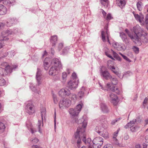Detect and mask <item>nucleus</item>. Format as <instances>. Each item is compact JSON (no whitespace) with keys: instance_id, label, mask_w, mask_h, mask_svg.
Listing matches in <instances>:
<instances>
[{"instance_id":"nucleus-7","label":"nucleus","mask_w":148,"mask_h":148,"mask_svg":"<svg viewBox=\"0 0 148 148\" xmlns=\"http://www.w3.org/2000/svg\"><path fill=\"white\" fill-rule=\"evenodd\" d=\"M100 72L101 76L106 80H108L112 78V75L108 72L107 69L103 70L101 68L100 69Z\"/></svg>"},{"instance_id":"nucleus-45","label":"nucleus","mask_w":148,"mask_h":148,"mask_svg":"<svg viewBox=\"0 0 148 148\" xmlns=\"http://www.w3.org/2000/svg\"><path fill=\"white\" fill-rule=\"evenodd\" d=\"M132 49L137 54L139 53V49L138 47L136 46H134Z\"/></svg>"},{"instance_id":"nucleus-23","label":"nucleus","mask_w":148,"mask_h":148,"mask_svg":"<svg viewBox=\"0 0 148 148\" xmlns=\"http://www.w3.org/2000/svg\"><path fill=\"white\" fill-rule=\"evenodd\" d=\"M100 126V128H99V129L100 135H101L103 137L105 138H107L108 137V133L107 132H106L105 134H103L104 133L103 131L104 129V128L101 126Z\"/></svg>"},{"instance_id":"nucleus-54","label":"nucleus","mask_w":148,"mask_h":148,"mask_svg":"<svg viewBox=\"0 0 148 148\" xmlns=\"http://www.w3.org/2000/svg\"><path fill=\"white\" fill-rule=\"evenodd\" d=\"M134 17L136 19L139 21L140 17V16L138 14H134Z\"/></svg>"},{"instance_id":"nucleus-62","label":"nucleus","mask_w":148,"mask_h":148,"mask_svg":"<svg viewBox=\"0 0 148 148\" xmlns=\"http://www.w3.org/2000/svg\"><path fill=\"white\" fill-rule=\"evenodd\" d=\"M32 148H42L40 146H38L37 145H33L32 147Z\"/></svg>"},{"instance_id":"nucleus-46","label":"nucleus","mask_w":148,"mask_h":148,"mask_svg":"<svg viewBox=\"0 0 148 148\" xmlns=\"http://www.w3.org/2000/svg\"><path fill=\"white\" fill-rule=\"evenodd\" d=\"M101 36L102 39L103 41L104 42H106V40L105 38V32L103 31H102L101 32Z\"/></svg>"},{"instance_id":"nucleus-22","label":"nucleus","mask_w":148,"mask_h":148,"mask_svg":"<svg viewBox=\"0 0 148 148\" xmlns=\"http://www.w3.org/2000/svg\"><path fill=\"white\" fill-rule=\"evenodd\" d=\"M13 32L12 30L10 29L6 30L3 31L1 33V36L3 38H5L9 35L12 34Z\"/></svg>"},{"instance_id":"nucleus-25","label":"nucleus","mask_w":148,"mask_h":148,"mask_svg":"<svg viewBox=\"0 0 148 148\" xmlns=\"http://www.w3.org/2000/svg\"><path fill=\"white\" fill-rule=\"evenodd\" d=\"M58 37L56 35H54L51 37L50 39V42L53 46H55L57 43Z\"/></svg>"},{"instance_id":"nucleus-13","label":"nucleus","mask_w":148,"mask_h":148,"mask_svg":"<svg viewBox=\"0 0 148 148\" xmlns=\"http://www.w3.org/2000/svg\"><path fill=\"white\" fill-rule=\"evenodd\" d=\"M17 22V20L15 18H10L7 19L5 24L7 27H10Z\"/></svg>"},{"instance_id":"nucleus-15","label":"nucleus","mask_w":148,"mask_h":148,"mask_svg":"<svg viewBox=\"0 0 148 148\" xmlns=\"http://www.w3.org/2000/svg\"><path fill=\"white\" fill-rule=\"evenodd\" d=\"M110 99L111 102L114 105L116 106L118 103L117 99L118 97L114 93H111L110 95Z\"/></svg>"},{"instance_id":"nucleus-24","label":"nucleus","mask_w":148,"mask_h":148,"mask_svg":"<svg viewBox=\"0 0 148 148\" xmlns=\"http://www.w3.org/2000/svg\"><path fill=\"white\" fill-rule=\"evenodd\" d=\"M6 8L2 4H0V15L5 14L7 12Z\"/></svg>"},{"instance_id":"nucleus-63","label":"nucleus","mask_w":148,"mask_h":148,"mask_svg":"<svg viewBox=\"0 0 148 148\" xmlns=\"http://www.w3.org/2000/svg\"><path fill=\"white\" fill-rule=\"evenodd\" d=\"M145 23L147 25H148V16H146L145 17Z\"/></svg>"},{"instance_id":"nucleus-5","label":"nucleus","mask_w":148,"mask_h":148,"mask_svg":"<svg viewBox=\"0 0 148 148\" xmlns=\"http://www.w3.org/2000/svg\"><path fill=\"white\" fill-rule=\"evenodd\" d=\"M82 105L83 104H79L75 108L70 109L69 110L70 114L72 116H77L81 111Z\"/></svg>"},{"instance_id":"nucleus-57","label":"nucleus","mask_w":148,"mask_h":148,"mask_svg":"<svg viewBox=\"0 0 148 148\" xmlns=\"http://www.w3.org/2000/svg\"><path fill=\"white\" fill-rule=\"evenodd\" d=\"M144 19V17L142 15H141L140 16V20H139V22L140 23H142L143 21V19Z\"/></svg>"},{"instance_id":"nucleus-6","label":"nucleus","mask_w":148,"mask_h":148,"mask_svg":"<svg viewBox=\"0 0 148 148\" xmlns=\"http://www.w3.org/2000/svg\"><path fill=\"white\" fill-rule=\"evenodd\" d=\"M25 110L26 112L29 115H32L35 112L34 106L32 102L29 101L27 104Z\"/></svg>"},{"instance_id":"nucleus-11","label":"nucleus","mask_w":148,"mask_h":148,"mask_svg":"<svg viewBox=\"0 0 148 148\" xmlns=\"http://www.w3.org/2000/svg\"><path fill=\"white\" fill-rule=\"evenodd\" d=\"M78 80H70L68 82L67 87L71 90L76 88L78 84Z\"/></svg>"},{"instance_id":"nucleus-48","label":"nucleus","mask_w":148,"mask_h":148,"mask_svg":"<svg viewBox=\"0 0 148 148\" xmlns=\"http://www.w3.org/2000/svg\"><path fill=\"white\" fill-rule=\"evenodd\" d=\"M84 92L82 91L79 92L78 94V95L80 98H82L84 96Z\"/></svg>"},{"instance_id":"nucleus-55","label":"nucleus","mask_w":148,"mask_h":148,"mask_svg":"<svg viewBox=\"0 0 148 148\" xmlns=\"http://www.w3.org/2000/svg\"><path fill=\"white\" fill-rule=\"evenodd\" d=\"M103 148H113L112 145L111 144H107L105 145Z\"/></svg>"},{"instance_id":"nucleus-60","label":"nucleus","mask_w":148,"mask_h":148,"mask_svg":"<svg viewBox=\"0 0 148 148\" xmlns=\"http://www.w3.org/2000/svg\"><path fill=\"white\" fill-rule=\"evenodd\" d=\"M123 58L126 61H127L129 62H131V60H130L127 56H123Z\"/></svg>"},{"instance_id":"nucleus-61","label":"nucleus","mask_w":148,"mask_h":148,"mask_svg":"<svg viewBox=\"0 0 148 148\" xmlns=\"http://www.w3.org/2000/svg\"><path fill=\"white\" fill-rule=\"evenodd\" d=\"M100 128V126H97L95 129V131L97 132L98 134H100V133L99 132V128Z\"/></svg>"},{"instance_id":"nucleus-18","label":"nucleus","mask_w":148,"mask_h":148,"mask_svg":"<svg viewBox=\"0 0 148 148\" xmlns=\"http://www.w3.org/2000/svg\"><path fill=\"white\" fill-rule=\"evenodd\" d=\"M140 121L138 120L137 119H134L132 121H130V122L127 123L126 125L124 126V127L126 129H127L130 127L133 126L136 123L138 122H139Z\"/></svg>"},{"instance_id":"nucleus-40","label":"nucleus","mask_w":148,"mask_h":148,"mask_svg":"<svg viewBox=\"0 0 148 148\" xmlns=\"http://www.w3.org/2000/svg\"><path fill=\"white\" fill-rule=\"evenodd\" d=\"M6 83L5 80L2 77H0V86L4 85Z\"/></svg>"},{"instance_id":"nucleus-8","label":"nucleus","mask_w":148,"mask_h":148,"mask_svg":"<svg viewBox=\"0 0 148 148\" xmlns=\"http://www.w3.org/2000/svg\"><path fill=\"white\" fill-rule=\"evenodd\" d=\"M79 129H77V131L75 133L74 138L75 142H76L78 147L79 148L80 147V144L81 143V137L79 134L80 131Z\"/></svg>"},{"instance_id":"nucleus-44","label":"nucleus","mask_w":148,"mask_h":148,"mask_svg":"<svg viewBox=\"0 0 148 148\" xmlns=\"http://www.w3.org/2000/svg\"><path fill=\"white\" fill-rule=\"evenodd\" d=\"M70 95V96H71V99L74 102L77 99L76 95L75 94H72Z\"/></svg>"},{"instance_id":"nucleus-10","label":"nucleus","mask_w":148,"mask_h":148,"mask_svg":"<svg viewBox=\"0 0 148 148\" xmlns=\"http://www.w3.org/2000/svg\"><path fill=\"white\" fill-rule=\"evenodd\" d=\"M46 112L45 110V109H43L41 110V114L42 118V120H39L38 121V129H39V132L41 133L40 129L42 124V126L43 125V118L45 119V117H46Z\"/></svg>"},{"instance_id":"nucleus-32","label":"nucleus","mask_w":148,"mask_h":148,"mask_svg":"<svg viewBox=\"0 0 148 148\" xmlns=\"http://www.w3.org/2000/svg\"><path fill=\"white\" fill-rule=\"evenodd\" d=\"M101 3L105 8L108 7V0H100Z\"/></svg>"},{"instance_id":"nucleus-26","label":"nucleus","mask_w":148,"mask_h":148,"mask_svg":"<svg viewBox=\"0 0 148 148\" xmlns=\"http://www.w3.org/2000/svg\"><path fill=\"white\" fill-rule=\"evenodd\" d=\"M100 106L101 109L103 112L108 113L109 112V110L105 104L102 103L101 104Z\"/></svg>"},{"instance_id":"nucleus-53","label":"nucleus","mask_w":148,"mask_h":148,"mask_svg":"<svg viewBox=\"0 0 148 148\" xmlns=\"http://www.w3.org/2000/svg\"><path fill=\"white\" fill-rule=\"evenodd\" d=\"M72 77L73 78V80H77V77L76 74L75 73H72Z\"/></svg>"},{"instance_id":"nucleus-50","label":"nucleus","mask_w":148,"mask_h":148,"mask_svg":"<svg viewBox=\"0 0 148 148\" xmlns=\"http://www.w3.org/2000/svg\"><path fill=\"white\" fill-rule=\"evenodd\" d=\"M148 100V98L147 97H145L144 100L143 102V105L144 106V108L145 107V105L147 103Z\"/></svg>"},{"instance_id":"nucleus-21","label":"nucleus","mask_w":148,"mask_h":148,"mask_svg":"<svg viewBox=\"0 0 148 148\" xmlns=\"http://www.w3.org/2000/svg\"><path fill=\"white\" fill-rule=\"evenodd\" d=\"M58 69L55 67L54 66H52L50 69L49 71V75L53 76H55L56 74L57 71H58Z\"/></svg>"},{"instance_id":"nucleus-43","label":"nucleus","mask_w":148,"mask_h":148,"mask_svg":"<svg viewBox=\"0 0 148 148\" xmlns=\"http://www.w3.org/2000/svg\"><path fill=\"white\" fill-rule=\"evenodd\" d=\"M26 126L27 127L29 128H30V131L32 134H33L35 132H36L35 130H34L32 128L31 126V125L30 124V125H29L27 123H26Z\"/></svg>"},{"instance_id":"nucleus-64","label":"nucleus","mask_w":148,"mask_h":148,"mask_svg":"<svg viewBox=\"0 0 148 148\" xmlns=\"http://www.w3.org/2000/svg\"><path fill=\"white\" fill-rule=\"evenodd\" d=\"M115 58H116L119 61H121V58L118 55H117Z\"/></svg>"},{"instance_id":"nucleus-39","label":"nucleus","mask_w":148,"mask_h":148,"mask_svg":"<svg viewBox=\"0 0 148 148\" xmlns=\"http://www.w3.org/2000/svg\"><path fill=\"white\" fill-rule=\"evenodd\" d=\"M125 0H116L117 3L119 4V6L120 5L124 6L125 5L124 1Z\"/></svg>"},{"instance_id":"nucleus-38","label":"nucleus","mask_w":148,"mask_h":148,"mask_svg":"<svg viewBox=\"0 0 148 148\" xmlns=\"http://www.w3.org/2000/svg\"><path fill=\"white\" fill-rule=\"evenodd\" d=\"M7 66H9V68H8V69H11L12 71V72L13 70H15L18 67V65L17 64H14L10 66L7 64Z\"/></svg>"},{"instance_id":"nucleus-51","label":"nucleus","mask_w":148,"mask_h":148,"mask_svg":"<svg viewBox=\"0 0 148 148\" xmlns=\"http://www.w3.org/2000/svg\"><path fill=\"white\" fill-rule=\"evenodd\" d=\"M113 140L114 142V143L116 145H119V143L117 139L115 137L113 136Z\"/></svg>"},{"instance_id":"nucleus-59","label":"nucleus","mask_w":148,"mask_h":148,"mask_svg":"<svg viewBox=\"0 0 148 148\" xmlns=\"http://www.w3.org/2000/svg\"><path fill=\"white\" fill-rule=\"evenodd\" d=\"M63 44L62 43H60L58 46V48L59 51H60L63 47Z\"/></svg>"},{"instance_id":"nucleus-29","label":"nucleus","mask_w":148,"mask_h":148,"mask_svg":"<svg viewBox=\"0 0 148 148\" xmlns=\"http://www.w3.org/2000/svg\"><path fill=\"white\" fill-rule=\"evenodd\" d=\"M5 128L4 124L2 122H0V133H3L5 131Z\"/></svg>"},{"instance_id":"nucleus-16","label":"nucleus","mask_w":148,"mask_h":148,"mask_svg":"<svg viewBox=\"0 0 148 148\" xmlns=\"http://www.w3.org/2000/svg\"><path fill=\"white\" fill-rule=\"evenodd\" d=\"M2 3L8 7H10L14 5L15 3L14 0H1Z\"/></svg>"},{"instance_id":"nucleus-4","label":"nucleus","mask_w":148,"mask_h":148,"mask_svg":"<svg viewBox=\"0 0 148 148\" xmlns=\"http://www.w3.org/2000/svg\"><path fill=\"white\" fill-rule=\"evenodd\" d=\"M93 148H100L103 143V138L100 137H97L92 140Z\"/></svg>"},{"instance_id":"nucleus-58","label":"nucleus","mask_w":148,"mask_h":148,"mask_svg":"<svg viewBox=\"0 0 148 148\" xmlns=\"http://www.w3.org/2000/svg\"><path fill=\"white\" fill-rule=\"evenodd\" d=\"M105 53L106 55L109 58H110L112 60H114L113 58L111 56L110 54H109L107 52L105 51Z\"/></svg>"},{"instance_id":"nucleus-35","label":"nucleus","mask_w":148,"mask_h":148,"mask_svg":"<svg viewBox=\"0 0 148 148\" xmlns=\"http://www.w3.org/2000/svg\"><path fill=\"white\" fill-rule=\"evenodd\" d=\"M108 68L109 69H110L113 72L114 74H116V75H118L119 73L116 70H115V68L114 66H108Z\"/></svg>"},{"instance_id":"nucleus-42","label":"nucleus","mask_w":148,"mask_h":148,"mask_svg":"<svg viewBox=\"0 0 148 148\" xmlns=\"http://www.w3.org/2000/svg\"><path fill=\"white\" fill-rule=\"evenodd\" d=\"M1 148H8L7 147V143L5 140H3L1 143Z\"/></svg>"},{"instance_id":"nucleus-12","label":"nucleus","mask_w":148,"mask_h":148,"mask_svg":"<svg viewBox=\"0 0 148 148\" xmlns=\"http://www.w3.org/2000/svg\"><path fill=\"white\" fill-rule=\"evenodd\" d=\"M70 91L67 88H62L58 92V94L62 97H64L68 96L71 95Z\"/></svg>"},{"instance_id":"nucleus-49","label":"nucleus","mask_w":148,"mask_h":148,"mask_svg":"<svg viewBox=\"0 0 148 148\" xmlns=\"http://www.w3.org/2000/svg\"><path fill=\"white\" fill-rule=\"evenodd\" d=\"M105 18L107 20L109 21L112 19V17L111 14H107L106 18H105Z\"/></svg>"},{"instance_id":"nucleus-34","label":"nucleus","mask_w":148,"mask_h":148,"mask_svg":"<svg viewBox=\"0 0 148 148\" xmlns=\"http://www.w3.org/2000/svg\"><path fill=\"white\" fill-rule=\"evenodd\" d=\"M15 54V53L13 51H9L8 53L7 52L6 53V55L4 56L5 57L8 55L9 57L12 58L14 56Z\"/></svg>"},{"instance_id":"nucleus-52","label":"nucleus","mask_w":148,"mask_h":148,"mask_svg":"<svg viewBox=\"0 0 148 148\" xmlns=\"http://www.w3.org/2000/svg\"><path fill=\"white\" fill-rule=\"evenodd\" d=\"M67 77V74L65 72H63L62 73V77L63 80H65L66 79Z\"/></svg>"},{"instance_id":"nucleus-3","label":"nucleus","mask_w":148,"mask_h":148,"mask_svg":"<svg viewBox=\"0 0 148 148\" xmlns=\"http://www.w3.org/2000/svg\"><path fill=\"white\" fill-rule=\"evenodd\" d=\"M1 65L2 66L4 67L5 69L0 67V75L4 76L12 73L11 70L8 69L9 67L7 66V63L6 62H3L1 64Z\"/></svg>"},{"instance_id":"nucleus-47","label":"nucleus","mask_w":148,"mask_h":148,"mask_svg":"<svg viewBox=\"0 0 148 148\" xmlns=\"http://www.w3.org/2000/svg\"><path fill=\"white\" fill-rule=\"evenodd\" d=\"M69 49V47H66L63 50L62 53L63 54H65L67 53Z\"/></svg>"},{"instance_id":"nucleus-17","label":"nucleus","mask_w":148,"mask_h":148,"mask_svg":"<svg viewBox=\"0 0 148 148\" xmlns=\"http://www.w3.org/2000/svg\"><path fill=\"white\" fill-rule=\"evenodd\" d=\"M107 87L111 91H112L113 92H115L118 94H119L120 93L119 89L118 88H116L115 89V87L114 86H113L111 84H110V83H107Z\"/></svg>"},{"instance_id":"nucleus-56","label":"nucleus","mask_w":148,"mask_h":148,"mask_svg":"<svg viewBox=\"0 0 148 148\" xmlns=\"http://www.w3.org/2000/svg\"><path fill=\"white\" fill-rule=\"evenodd\" d=\"M38 141V140L36 138H35L32 140V142L33 144L37 143Z\"/></svg>"},{"instance_id":"nucleus-20","label":"nucleus","mask_w":148,"mask_h":148,"mask_svg":"<svg viewBox=\"0 0 148 148\" xmlns=\"http://www.w3.org/2000/svg\"><path fill=\"white\" fill-rule=\"evenodd\" d=\"M120 36L122 40L126 44L128 45L129 43V40L127 38V35L123 32L120 33Z\"/></svg>"},{"instance_id":"nucleus-14","label":"nucleus","mask_w":148,"mask_h":148,"mask_svg":"<svg viewBox=\"0 0 148 148\" xmlns=\"http://www.w3.org/2000/svg\"><path fill=\"white\" fill-rule=\"evenodd\" d=\"M52 63L54 64V67L58 69L59 70L62 69L61 61L58 59H54L52 61Z\"/></svg>"},{"instance_id":"nucleus-30","label":"nucleus","mask_w":148,"mask_h":148,"mask_svg":"<svg viewBox=\"0 0 148 148\" xmlns=\"http://www.w3.org/2000/svg\"><path fill=\"white\" fill-rule=\"evenodd\" d=\"M48 59L47 58H46L44 61V69L47 70L48 69L49 66V64L47 62V60Z\"/></svg>"},{"instance_id":"nucleus-19","label":"nucleus","mask_w":148,"mask_h":148,"mask_svg":"<svg viewBox=\"0 0 148 148\" xmlns=\"http://www.w3.org/2000/svg\"><path fill=\"white\" fill-rule=\"evenodd\" d=\"M37 72L36 74V79L37 80L38 85H40L41 83L40 81L41 79V71L39 68H38L37 69Z\"/></svg>"},{"instance_id":"nucleus-1","label":"nucleus","mask_w":148,"mask_h":148,"mask_svg":"<svg viewBox=\"0 0 148 148\" xmlns=\"http://www.w3.org/2000/svg\"><path fill=\"white\" fill-rule=\"evenodd\" d=\"M86 125V123L83 122L81 127H78L77 129H79L80 131L79 134L83 141L88 146V148H92L91 145V143H92L91 138H89L86 139L85 128Z\"/></svg>"},{"instance_id":"nucleus-9","label":"nucleus","mask_w":148,"mask_h":148,"mask_svg":"<svg viewBox=\"0 0 148 148\" xmlns=\"http://www.w3.org/2000/svg\"><path fill=\"white\" fill-rule=\"evenodd\" d=\"M71 104V101L70 100L66 99H63L61 100L59 103V106L60 108H68L70 106Z\"/></svg>"},{"instance_id":"nucleus-37","label":"nucleus","mask_w":148,"mask_h":148,"mask_svg":"<svg viewBox=\"0 0 148 148\" xmlns=\"http://www.w3.org/2000/svg\"><path fill=\"white\" fill-rule=\"evenodd\" d=\"M29 87L33 91L35 92L38 93L39 94V93L37 91L36 88L35 86L32 83L30 84V86Z\"/></svg>"},{"instance_id":"nucleus-2","label":"nucleus","mask_w":148,"mask_h":148,"mask_svg":"<svg viewBox=\"0 0 148 148\" xmlns=\"http://www.w3.org/2000/svg\"><path fill=\"white\" fill-rule=\"evenodd\" d=\"M133 31L134 32V34H129V36L134 42L135 41L138 40V38L142 36L144 32L143 30L138 25H136L133 28Z\"/></svg>"},{"instance_id":"nucleus-33","label":"nucleus","mask_w":148,"mask_h":148,"mask_svg":"<svg viewBox=\"0 0 148 148\" xmlns=\"http://www.w3.org/2000/svg\"><path fill=\"white\" fill-rule=\"evenodd\" d=\"M143 5V3L140 1H138L136 3L137 8L138 10L140 11L142 10V6Z\"/></svg>"},{"instance_id":"nucleus-36","label":"nucleus","mask_w":148,"mask_h":148,"mask_svg":"<svg viewBox=\"0 0 148 148\" xmlns=\"http://www.w3.org/2000/svg\"><path fill=\"white\" fill-rule=\"evenodd\" d=\"M130 127V128L131 131L133 132H136L139 128L138 126H134Z\"/></svg>"},{"instance_id":"nucleus-31","label":"nucleus","mask_w":148,"mask_h":148,"mask_svg":"<svg viewBox=\"0 0 148 148\" xmlns=\"http://www.w3.org/2000/svg\"><path fill=\"white\" fill-rule=\"evenodd\" d=\"M110 79L111 82V83H110L113 86V85H116L117 84L118 80L115 77L112 78H112Z\"/></svg>"},{"instance_id":"nucleus-28","label":"nucleus","mask_w":148,"mask_h":148,"mask_svg":"<svg viewBox=\"0 0 148 148\" xmlns=\"http://www.w3.org/2000/svg\"><path fill=\"white\" fill-rule=\"evenodd\" d=\"M113 46L115 48L117 49L118 50H121L123 49L122 46L117 42L113 44Z\"/></svg>"},{"instance_id":"nucleus-41","label":"nucleus","mask_w":148,"mask_h":148,"mask_svg":"<svg viewBox=\"0 0 148 148\" xmlns=\"http://www.w3.org/2000/svg\"><path fill=\"white\" fill-rule=\"evenodd\" d=\"M52 97L54 103L56 104H57L58 103V100L56 95L54 94H53Z\"/></svg>"},{"instance_id":"nucleus-27","label":"nucleus","mask_w":148,"mask_h":148,"mask_svg":"<svg viewBox=\"0 0 148 148\" xmlns=\"http://www.w3.org/2000/svg\"><path fill=\"white\" fill-rule=\"evenodd\" d=\"M141 39H142L143 42L146 43L148 42V34L145 33V35L142 34L140 36Z\"/></svg>"}]
</instances>
